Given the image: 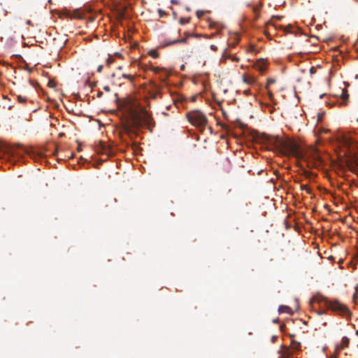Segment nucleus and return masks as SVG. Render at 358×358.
<instances>
[{"label": "nucleus", "instance_id": "f257e3e1", "mask_svg": "<svg viewBox=\"0 0 358 358\" xmlns=\"http://www.w3.org/2000/svg\"><path fill=\"white\" fill-rule=\"evenodd\" d=\"M257 143L266 146L269 150L276 152L283 156L294 157L297 159H305L308 167H318L322 161L315 148H311L303 151L300 145L291 138H280L266 134H258L255 136Z\"/></svg>", "mask_w": 358, "mask_h": 358}, {"label": "nucleus", "instance_id": "f03ea898", "mask_svg": "<svg viewBox=\"0 0 358 358\" xmlns=\"http://www.w3.org/2000/svg\"><path fill=\"white\" fill-rule=\"evenodd\" d=\"M131 124L124 126L123 131L125 134L132 138L133 135H136L134 130L139 129L141 127H146L152 131V127H155V122L150 114L144 107L138 106L131 110Z\"/></svg>", "mask_w": 358, "mask_h": 358}, {"label": "nucleus", "instance_id": "7ed1b4c3", "mask_svg": "<svg viewBox=\"0 0 358 358\" xmlns=\"http://www.w3.org/2000/svg\"><path fill=\"white\" fill-rule=\"evenodd\" d=\"M313 302L323 303L327 308L342 315L347 320H350L351 318V311L345 304L339 302L338 300L331 301L322 296H320L313 297L311 299L310 303Z\"/></svg>", "mask_w": 358, "mask_h": 358}, {"label": "nucleus", "instance_id": "20e7f679", "mask_svg": "<svg viewBox=\"0 0 358 358\" xmlns=\"http://www.w3.org/2000/svg\"><path fill=\"white\" fill-rule=\"evenodd\" d=\"M313 302L323 303L327 308L342 315L347 320H350L351 318V311L345 304L339 302L338 300L331 301L322 296H320L313 297L311 299L310 303Z\"/></svg>", "mask_w": 358, "mask_h": 358}, {"label": "nucleus", "instance_id": "39448f33", "mask_svg": "<svg viewBox=\"0 0 358 358\" xmlns=\"http://www.w3.org/2000/svg\"><path fill=\"white\" fill-rule=\"evenodd\" d=\"M186 116L189 122L198 127L203 128L208 123L205 114L199 110L187 112Z\"/></svg>", "mask_w": 358, "mask_h": 358}, {"label": "nucleus", "instance_id": "423d86ee", "mask_svg": "<svg viewBox=\"0 0 358 358\" xmlns=\"http://www.w3.org/2000/svg\"><path fill=\"white\" fill-rule=\"evenodd\" d=\"M300 349L301 343L292 341L289 347L282 346L278 353L281 355V358H291V357L293 356L296 352L300 350Z\"/></svg>", "mask_w": 358, "mask_h": 358}, {"label": "nucleus", "instance_id": "0eeeda50", "mask_svg": "<svg viewBox=\"0 0 358 358\" xmlns=\"http://www.w3.org/2000/svg\"><path fill=\"white\" fill-rule=\"evenodd\" d=\"M94 150L97 154H106L108 155L110 153L109 147L101 141L95 144Z\"/></svg>", "mask_w": 358, "mask_h": 358}, {"label": "nucleus", "instance_id": "6e6552de", "mask_svg": "<svg viewBox=\"0 0 358 358\" xmlns=\"http://www.w3.org/2000/svg\"><path fill=\"white\" fill-rule=\"evenodd\" d=\"M256 69L259 71H264L266 70V64L263 59H259L255 64Z\"/></svg>", "mask_w": 358, "mask_h": 358}, {"label": "nucleus", "instance_id": "1a4fd4ad", "mask_svg": "<svg viewBox=\"0 0 358 358\" xmlns=\"http://www.w3.org/2000/svg\"><path fill=\"white\" fill-rule=\"evenodd\" d=\"M159 79L161 80V81L164 83L168 79V78L169 76V73L165 69H162V70L161 71V73H159Z\"/></svg>", "mask_w": 358, "mask_h": 358}, {"label": "nucleus", "instance_id": "9d476101", "mask_svg": "<svg viewBox=\"0 0 358 358\" xmlns=\"http://www.w3.org/2000/svg\"><path fill=\"white\" fill-rule=\"evenodd\" d=\"M185 34L186 36L185 38H181V39L173 40L172 41H170L169 43H167V45H173V44H175V43H186L187 38V37H189L190 36V34H189L187 33H185Z\"/></svg>", "mask_w": 358, "mask_h": 358}, {"label": "nucleus", "instance_id": "9b49d317", "mask_svg": "<svg viewBox=\"0 0 358 358\" xmlns=\"http://www.w3.org/2000/svg\"><path fill=\"white\" fill-rule=\"evenodd\" d=\"M278 312L280 313H286L290 315L293 314L292 309L287 306H280L278 308Z\"/></svg>", "mask_w": 358, "mask_h": 358}, {"label": "nucleus", "instance_id": "f8f14e48", "mask_svg": "<svg viewBox=\"0 0 358 358\" xmlns=\"http://www.w3.org/2000/svg\"><path fill=\"white\" fill-rule=\"evenodd\" d=\"M243 80L244 83H247V84H253L255 83V78L253 77H248L246 76H243Z\"/></svg>", "mask_w": 358, "mask_h": 358}, {"label": "nucleus", "instance_id": "ddd939ff", "mask_svg": "<svg viewBox=\"0 0 358 358\" xmlns=\"http://www.w3.org/2000/svg\"><path fill=\"white\" fill-rule=\"evenodd\" d=\"M300 188L301 190H305L309 194H312L311 189L307 185H301Z\"/></svg>", "mask_w": 358, "mask_h": 358}, {"label": "nucleus", "instance_id": "4468645a", "mask_svg": "<svg viewBox=\"0 0 358 358\" xmlns=\"http://www.w3.org/2000/svg\"><path fill=\"white\" fill-rule=\"evenodd\" d=\"M17 100L20 103H25L27 100V97L22 95L17 96Z\"/></svg>", "mask_w": 358, "mask_h": 358}, {"label": "nucleus", "instance_id": "2eb2a0df", "mask_svg": "<svg viewBox=\"0 0 358 358\" xmlns=\"http://www.w3.org/2000/svg\"><path fill=\"white\" fill-rule=\"evenodd\" d=\"M349 343V339L346 337L343 338L342 339V347H347Z\"/></svg>", "mask_w": 358, "mask_h": 358}, {"label": "nucleus", "instance_id": "dca6fc26", "mask_svg": "<svg viewBox=\"0 0 358 358\" xmlns=\"http://www.w3.org/2000/svg\"><path fill=\"white\" fill-rule=\"evenodd\" d=\"M149 55L154 58H157L158 57V52L155 50H152L149 52Z\"/></svg>", "mask_w": 358, "mask_h": 358}, {"label": "nucleus", "instance_id": "f3484780", "mask_svg": "<svg viewBox=\"0 0 358 358\" xmlns=\"http://www.w3.org/2000/svg\"><path fill=\"white\" fill-rule=\"evenodd\" d=\"M275 83V80L274 78H268L267 80V83L266 85V88L268 90L270 85Z\"/></svg>", "mask_w": 358, "mask_h": 358}, {"label": "nucleus", "instance_id": "a211bd4d", "mask_svg": "<svg viewBox=\"0 0 358 358\" xmlns=\"http://www.w3.org/2000/svg\"><path fill=\"white\" fill-rule=\"evenodd\" d=\"M189 22V18H180V24H187Z\"/></svg>", "mask_w": 358, "mask_h": 358}, {"label": "nucleus", "instance_id": "6ab92c4d", "mask_svg": "<svg viewBox=\"0 0 358 358\" xmlns=\"http://www.w3.org/2000/svg\"><path fill=\"white\" fill-rule=\"evenodd\" d=\"M162 70V69H161L159 67H152V71L153 72H155V73H158V74H159V73H161Z\"/></svg>", "mask_w": 358, "mask_h": 358}, {"label": "nucleus", "instance_id": "aec40b11", "mask_svg": "<svg viewBox=\"0 0 358 358\" xmlns=\"http://www.w3.org/2000/svg\"><path fill=\"white\" fill-rule=\"evenodd\" d=\"M196 14L197 17L200 18L205 14V12L203 10H197Z\"/></svg>", "mask_w": 358, "mask_h": 358}, {"label": "nucleus", "instance_id": "412c9836", "mask_svg": "<svg viewBox=\"0 0 358 358\" xmlns=\"http://www.w3.org/2000/svg\"><path fill=\"white\" fill-rule=\"evenodd\" d=\"M122 77L124 78H127V79H129L130 80H133V76L130 74H122Z\"/></svg>", "mask_w": 358, "mask_h": 358}, {"label": "nucleus", "instance_id": "4be33fe9", "mask_svg": "<svg viewBox=\"0 0 358 358\" xmlns=\"http://www.w3.org/2000/svg\"><path fill=\"white\" fill-rule=\"evenodd\" d=\"M349 95L347 94V91L345 90V92L343 91V100H345L348 98Z\"/></svg>", "mask_w": 358, "mask_h": 358}, {"label": "nucleus", "instance_id": "5701e85b", "mask_svg": "<svg viewBox=\"0 0 358 358\" xmlns=\"http://www.w3.org/2000/svg\"><path fill=\"white\" fill-rule=\"evenodd\" d=\"M316 73V69L313 66L310 67V74H314Z\"/></svg>", "mask_w": 358, "mask_h": 358}, {"label": "nucleus", "instance_id": "b1692460", "mask_svg": "<svg viewBox=\"0 0 358 358\" xmlns=\"http://www.w3.org/2000/svg\"><path fill=\"white\" fill-rule=\"evenodd\" d=\"M48 86L50 87H55V83L53 81L50 80L48 82Z\"/></svg>", "mask_w": 358, "mask_h": 358}, {"label": "nucleus", "instance_id": "393cba45", "mask_svg": "<svg viewBox=\"0 0 358 358\" xmlns=\"http://www.w3.org/2000/svg\"><path fill=\"white\" fill-rule=\"evenodd\" d=\"M113 62V58H112L111 57H109L108 58V59H107V63H108V64H111Z\"/></svg>", "mask_w": 358, "mask_h": 358}, {"label": "nucleus", "instance_id": "a878e982", "mask_svg": "<svg viewBox=\"0 0 358 358\" xmlns=\"http://www.w3.org/2000/svg\"><path fill=\"white\" fill-rule=\"evenodd\" d=\"M326 313V310H320V311H317V313L320 315H324Z\"/></svg>", "mask_w": 358, "mask_h": 358}, {"label": "nucleus", "instance_id": "bb28decb", "mask_svg": "<svg viewBox=\"0 0 358 358\" xmlns=\"http://www.w3.org/2000/svg\"><path fill=\"white\" fill-rule=\"evenodd\" d=\"M259 8L258 6H255L253 8V10L255 13H257L259 12Z\"/></svg>", "mask_w": 358, "mask_h": 358}, {"label": "nucleus", "instance_id": "cd10ccee", "mask_svg": "<svg viewBox=\"0 0 358 358\" xmlns=\"http://www.w3.org/2000/svg\"><path fill=\"white\" fill-rule=\"evenodd\" d=\"M268 95L269 96V99L271 100L273 95L272 92L269 90H268Z\"/></svg>", "mask_w": 358, "mask_h": 358}, {"label": "nucleus", "instance_id": "c85d7f7f", "mask_svg": "<svg viewBox=\"0 0 358 358\" xmlns=\"http://www.w3.org/2000/svg\"><path fill=\"white\" fill-rule=\"evenodd\" d=\"M102 69H103V66L102 65L99 66L98 69H97L98 72H101Z\"/></svg>", "mask_w": 358, "mask_h": 358}, {"label": "nucleus", "instance_id": "c756f323", "mask_svg": "<svg viewBox=\"0 0 358 358\" xmlns=\"http://www.w3.org/2000/svg\"><path fill=\"white\" fill-rule=\"evenodd\" d=\"M210 48L213 50H217V47L215 45H210Z\"/></svg>", "mask_w": 358, "mask_h": 358}, {"label": "nucleus", "instance_id": "7c9ffc66", "mask_svg": "<svg viewBox=\"0 0 358 358\" xmlns=\"http://www.w3.org/2000/svg\"><path fill=\"white\" fill-rule=\"evenodd\" d=\"M159 13L160 17H162L165 13L164 11H162L161 10H159Z\"/></svg>", "mask_w": 358, "mask_h": 358}, {"label": "nucleus", "instance_id": "2f4dec72", "mask_svg": "<svg viewBox=\"0 0 358 358\" xmlns=\"http://www.w3.org/2000/svg\"><path fill=\"white\" fill-rule=\"evenodd\" d=\"M103 90L105 91L109 92L110 91V87L108 86H106V87H103Z\"/></svg>", "mask_w": 358, "mask_h": 358}, {"label": "nucleus", "instance_id": "473e14b6", "mask_svg": "<svg viewBox=\"0 0 358 358\" xmlns=\"http://www.w3.org/2000/svg\"><path fill=\"white\" fill-rule=\"evenodd\" d=\"M273 17H275V18H277V19H278V20H280V19L282 18V17H281V16H278V15L273 16Z\"/></svg>", "mask_w": 358, "mask_h": 358}, {"label": "nucleus", "instance_id": "72a5a7b5", "mask_svg": "<svg viewBox=\"0 0 358 358\" xmlns=\"http://www.w3.org/2000/svg\"><path fill=\"white\" fill-rule=\"evenodd\" d=\"M343 262V259H340L339 262H338V264H342Z\"/></svg>", "mask_w": 358, "mask_h": 358}, {"label": "nucleus", "instance_id": "f704fd0d", "mask_svg": "<svg viewBox=\"0 0 358 358\" xmlns=\"http://www.w3.org/2000/svg\"><path fill=\"white\" fill-rule=\"evenodd\" d=\"M193 36H195V37H200V36H200V35H199V34H194V35H193Z\"/></svg>", "mask_w": 358, "mask_h": 358}, {"label": "nucleus", "instance_id": "c9c22d12", "mask_svg": "<svg viewBox=\"0 0 358 358\" xmlns=\"http://www.w3.org/2000/svg\"><path fill=\"white\" fill-rule=\"evenodd\" d=\"M278 319H276V320H273V322H274V323L278 322Z\"/></svg>", "mask_w": 358, "mask_h": 358}, {"label": "nucleus", "instance_id": "e433bc0d", "mask_svg": "<svg viewBox=\"0 0 358 358\" xmlns=\"http://www.w3.org/2000/svg\"><path fill=\"white\" fill-rule=\"evenodd\" d=\"M249 93V90H245V94H248Z\"/></svg>", "mask_w": 358, "mask_h": 358}, {"label": "nucleus", "instance_id": "4c0bfd02", "mask_svg": "<svg viewBox=\"0 0 358 358\" xmlns=\"http://www.w3.org/2000/svg\"><path fill=\"white\" fill-rule=\"evenodd\" d=\"M266 24H272V23L269 21L266 23Z\"/></svg>", "mask_w": 358, "mask_h": 358}, {"label": "nucleus", "instance_id": "58836bf2", "mask_svg": "<svg viewBox=\"0 0 358 358\" xmlns=\"http://www.w3.org/2000/svg\"><path fill=\"white\" fill-rule=\"evenodd\" d=\"M43 157V154H41L40 155V157Z\"/></svg>", "mask_w": 358, "mask_h": 358}, {"label": "nucleus", "instance_id": "ea45409f", "mask_svg": "<svg viewBox=\"0 0 358 358\" xmlns=\"http://www.w3.org/2000/svg\"><path fill=\"white\" fill-rule=\"evenodd\" d=\"M356 298V294H354L353 299H355Z\"/></svg>", "mask_w": 358, "mask_h": 358}, {"label": "nucleus", "instance_id": "a19ab883", "mask_svg": "<svg viewBox=\"0 0 358 358\" xmlns=\"http://www.w3.org/2000/svg\"><path fill=\"white\" fill-rule=\"evenodd\" d=\"M172 3H176V1L171 0Z\"/></svg>", "mask_w": 358, "mask_h": 358}, {"label": "nucleus", "instance_id": "79ce46f5", "mask_svg": "<svg viewBox=\"0 0 358 358\" xmlns=\"http://www.w3.org/2000/svg\"><path fill=\"white\" fill-rule=\"evenodd\" d=\"M172 3H176V1L171 0Z\"/></svg>", "mask_w": 358, "mask_h": 358}, {"label": "nucleus", "instance_id": "37998d69", "mask_svg": "<svg viewBox=\"0 0 358 358\" xmlns=\"http://www.w3.org/2000/svg\"><path fill=\"white\" fill-rule=\"evenodd\" d=\"M357 120H358V119H357Z\"/></svg>", "mask_w": 358, "mask_h": 358}]
</instances>
